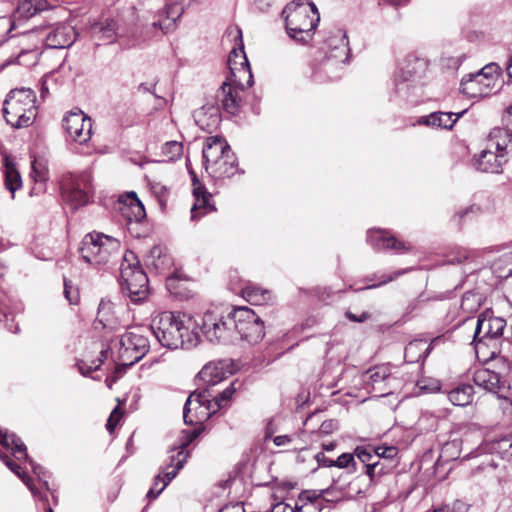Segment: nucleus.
Returning <instances> with one entry per match:
<instances>
[{
    "mask_svg": "<svg viewBox=\"0 0 512 512\" xmlns=\"http://www.w3.org/2000/svg\"><path fill=\"white\" fill-rule=\"evenodd\" d=\"M0 459L3 463L13 472L15 473L23 483L29 488L32 494L37 497L38 492L33 484V481L30 476H28L25 472L21 471V467L15 461H13L6 453L0 451Z\"/></svg>",
    "mask_w": 512,
    "mask_h": 512,
    "instance_id": "36",
    "label": "nucleus"
},
{
    "mask_svg": "<svg viewBox=\"0 0 512 512\" xmlns=\"http://www.w3.org/2000/svg\"><path fill=\"white\" fill-rule=\"evenodd\" d=\"M442 341V337L438 336L431 340L430 344L423 351V355H419L418 358H413L410 355L417 350H421L422 342L414 341L410 342L405 348V358L408 359L409 362H418L421 357L425 358L431 351L434 345Z\"/></svg>",
    "mask_w": 512,
    "mask_h": 512,
    "instance_id": "41",
    "label": "nucleus"
},
{
    "mask_svg": "<svg viewBox=\"0 0 512 512\" xmlns=\"http://www.w3.org/2000/svg\"><path fill=\"white\" fill-rule=\"evenodd\" d=\"M162 154L166 162H175L183 155V145L178 141H168L162 146Z\"/></svg>",
    "mask_w": 512,
    "mask_h": 512,
    "instance_id": "43",
    "label": "nucleus"
},
{
    "mask_svg": "<svg viewBox=\"0 0 512 512\" xmlns=\"http://www.w3.org/2000/svg\"><path fill=\"white\" fill-rule=\"evenodd\" d=\"M150 329L168 349L195 346L199 342L198 323L184 313L162 312L153 318Z\"/></svg>",
    "mask_w": 512,
    "mask_h": 512,
    "instance_id": "1",
    "label": "nucleus"
},
{
    "mask_svg": "<svg viewBox=\"0 0 512 512\" xmlns=\"http://www.w3.org/2000/svg\"><path fill=\"white\" fill-rule=\"evenodd\" d=\"M320 512V505L315 503H303L298 504L295 503V506L292 507L285 503H278V507L276 508V512Z\"/></svg>",
    "mask_w": 512,
    "mask_h": 512,
    "instance_id": "44",
    "label": "nucleus"
},
{
    "mask_svg": "<svg viewBox=\"0 0 512 512\" xmlns=\"http://www.w3.org/2000/svg\"><path fill=\"white\" fill-rule=\"evenodd\" d=\"M110 309L111 303L109 301L101 300L98 307L97 319L103 325L104 328H113L109 318Z\"/></svg>",
    "mask_w": 512,
    "mask_h": 512,
    "instance_id": "48",
    "label": "nucleus"
},
{
    "mask_svg": "<svg viewBox=\"0 0 512 512\" xmlns=\"http://www.w3.org/2000/svg\"><path fill=\"white\" fill-rule=\"evenodd\" d=\"M345 316L352 322L362 323L370 319L371 314L369 312H362L360 315H356L351 311H346Z\"/></svg>",
    "mask_w": 512,
    "mask_h": 512,
    "instance_id": "61",
    "label": "nucleus"
},
{
    "mask_svg": "<svg viewBox=\"0 0 512 512\" xmlns=\"http://www.w3.org/2000/svg\"><path fill=\"white\" fill-rule=\"evenodd\" d=\"M505 327L506 321L503 318L481 314L477 319L471 342L476 353L479 354L491 342L498 341L503 335Z\"/></svg>",
    "mask_w": 512,
    "mask_h": 512,
    "instance_id": "11",
    "label": "nucleus"
},
{
    "mask_svg": "<svg viewBox=\"0 0 512 512\" xmlns=\"http://www.w3.org/2000/svg\"><path fill=\"white\" fill-rule=\"evenodd\" d=\"M152 189L161 202L163 201L164 198H166L168 193L166 186L157 183L152 186Z\"/></svg>",
    "mask_w": 512,
    "mask_h": 512,
    "instance_id": "63",
    "label": "nucleus"
},
{
    "mask_svg": "<svg viewBox=\"0 0 512 512\" xmlns=\"http://www.w3.org/2000/svg\"><path fill=\"white\" fill-rule=\"evenodd\" d=\"M494 89L493 78L481 73L469 74L462 78L460 91L468 98H483L489 96Z\"/></svg>",
    "mask_w": 512,
    "mask_h": 512,
    "instance_id": "17",
    "label": "nucleus"
},
{
    "mask_svg": "<svg viewBox=\"0 0 512 512\" xmlns=\"http://www.w3.org/2000/svg\"><path fill=\"white\" fill-rule=\"evenodd\" d=\"M61 192L63 199L73 209L84 206L90 201L91 185L85 175H66L61 180Z\"/></svg>",
    "mask_w": 512,
    "mask_h": 512,
    "instance_id": "13",
    "label": "nucleus"
},
{
    "mask_svg": "<svg viewBox=\"0 0 512 512\" xmlns=\"http://www.w3.org/2000/svg\"><path fill=\"white\" fill-rule=\"evenodd\" d=\"M334 466L339 469H347L348 473L357 472V463L354 457V453H342L334 460Z\"/></svg>",
    "mask_w": 512,
    "mask_h": 512,
    "instance_id": "45",
    "label": "nucleus"
},
{
    "mask_svg": "<svg viewBox=\"0 0 512 512\" xmlns=\"http://www.w3.org/2000/svg\"><path fill=\"white\" fill-rule=\"evenodd\" d=\"M236 38L239 39V48H233L229 54L228 64L232 77L235 78V84L227 79L222 83L217 91V98L221 102L222 108L229 114L237 115L241 107V93L243 92V86L241 84V78L247 76V85L253 84V75L251 68L244 51V45L242 41V31L240 28L236 29Z\"/></svg>",
    "mask_w": 512,
    "mask_h": 512,
    "instance_id": "2",
    "label": "nucleus"
},
{
    "mask_svg": "<svg viewBox=\"0 0 512 512\" xmlns=\"http://www.w3.org/2000/svg\"><path fill=\"white\" fill-rule=\"evenodd\" d=\"M505 162L504 154L485 149L474 156L472 166L479 172L497 174L502 172V166Z\"/></svg>",
    "mask_w": 512,
    "mask_h": 512,
    "instance_id": "23",
    "label": "nucleus"
},
{
    "mask_svg": "<svg viewBox=\"0 0 512 512\" xmlns=\"http://www.w3.org/2000/svg\"><path fill=\"white\" fill-rule=\"evenodd\" d=\"M0 444L6 449L11 450L17 461L29 462L33 473L37 476L38 480L43 483L45 489L49 490V473L41 465L29 458L26 445L16 434L0 428Z\"/></svg>",
    "mask_w": 512,
    "mask_h": 512,
    "instance_id": "12",
    "label": "nucleus"
},
{
    "mask_svg": "<svg viewBox=\"0 0 512 512\" xmlns=\"http://www.w3.org/2000/svg\"><path fill=\"white\" fill-rule=\"evenodd\" d=\"M338 428V422L334 419L325 420L319 428V433L322 435H329Z\"/></svg>",
    "mask_w": 512,
    "mask_h": 512,
    "instance_id": "58",
    "label": "nucleus"
},
{
    "mask_svg": "<svg viewBox=\"0 0 512 512\" xmlns=\"http://www.w3.org/2000/svg\"><path fill=\"white\" fill-rule=\"evenodd\" d=\"M183 439L181 441L180 447L177 451H183L185 452L186 447L191 444L200 434V431L197 429L194 430H184L183 432Z\"/></svg>",
    "mask_w": 512,
    "mask_h": 512,
    "instance_id": "52",
    "label": "nucleus"
},
{
    "mask_svg": "<svg viewBox=\"0 0 512 512\" xmlns=\"http://www.w3.org/2000/svg\"><path fill=\"white\" fill-rule=\"evenodd\" d=\"M63 128L69 138L79 144L91 139L92 120L83 111H71L63 118Z\"/></svg>",
    "mask_w": 512,
    "mask_h": 512,
    "instance_id": "15",
    "label": "nucleus"
},
{
    "mask_svg": "<svg viewBox=\"0 0 512 512\" xmlns=\"http://www.w3.org/2000/svg\"><path fill=\"white\" fill-rule=\"evenodd\" d=\"M97 26L103 37L109 39L110 41L125 36L124 33L119 31V25L114 18H105L103 21L97 24Z\"/></svg>",
    "mask_w": 512,
    "mask_h": 512,
    "instance_id": "40",
    "label": "nucleus"
},
{
    "mask_svg": "<svg viewBox=\"0 0 512 512\" xmlns=\"http://www.w3.org/2000/svg\"><path fill=\"white\" fill-rule=\"evenodd\" d=\"M201 379L206 381L210 385H214L223 379L222 372L215 365H205L199 372Z\"/></svg>",
    "mask_w": 512,
    "mask_h": 512,
    "instance_id": "46",
    "label": "nucleus"
},
{
    "mask_svg": "<svg viewBox=\"0 0 512 512\" xmlns=\"http://www.w3.org/2000/svg\"><path fill=\"white\" fill-rule=\"evenodd\" d=\"M243 295L247 301L254 305H262L270 299V292L255 285H247L243 288Z\"/></svg>",
    "mask_w": 512,
    "mask_h": 512,
    "instance_id": "38",
    "label": "nucleus"
},
{
    "mask_svg": "<svg viewBox=\"0 0 512 512\" xmlns=\"http://www.w3.org/2000/svg\"><path fill=\"white\" fill-rule=\"evenodd\" d=\"M428 68L426 59L408 54L394 73V93L409 104H417L420 80Z\"/></svg>",
    "mask_w": 512,
    "mask_h": 512,
    "instance_id": "5",
    "label": "nucleus"
},
{
    "mask_svg": "<svg viewBox=\"0 0 512 512\" xmlns=\"http://www.w3.org/2000/svg\"><path fill=\"white\" fill-rule=\"evenodd\" d=\"M115 346H118V360L124 366H132L141 360L149 351L148 338L140 333L139 329L127 331L116 339Z\"/></svg>",
    "mask_w": 512,
    "mask_h": 512,
    "instance_id": "10",
    "label": "nucleus"
},
{
    "mask_svg": "<svg viewBox=\"0 0 512 512\" xmlns=\"http://www.w3.org/2000/svg\"><path fill=\"white\" fill-rule=\"evenodd\" d=\"M405 271H399V272H396L395 274L393 275H382L380 278H379V283L377 284H370V285H367L366 287H363V288H360L359 290H365V289H374V288H377L381 285H384L388 282H391L393 281L395 278H397L398 276L402 275Z\"/></svg>",
    "mask_w": 512,
    "mask_h": 512,
    "instance_id": "57",
    "label": "nucleus"
},
{
    "mask_svg": "<svg viewBox=\"0 0 512 512\" xmlns=\"http://www.w3.org/2000/svg\"><path fill=\"white\" fill-rule=\"evenodd\" d=\"M367 241L375 250H394L396 253H405L412 249L409 242L401 241L390 232L381 229L368 230Z\"/></svg>",
    "mask_w": 512,
    "mask_h": 512,
    "instance_id": "16",
    "label": "nucleus"
},
{
    "mask_svg": "<svg viewBox=\"0 0 512 512\" xmlns=\"http://www.w3.org/2000/svg\"><path fill=\"white\" fill-rule=\"evenodd\" d=\"M452 512H468V505L462 500H456L450 506Z\"/></svg>",
    "mask_w": 512,
    "mask_h": 512,
    "instance_id": "64",
    "label": "nucleus"
},
{
    "mask_svg": "<svg viewBox=\"0 0 512 512\" xmlns=\"http://www.w3.org/2000/svg\"><path fill=\"white\" fill-rule=\"evenodd\" d=\"M327 59L322 63V69L329 71L334 65L345 64L349 59V41L345 31L335 29L325 40Z\"/></svg>",
    "mask_w": 512,
    "mask_h": 512,
    "instance_id": "14",
    "label": "nucleus"
},
{
    "mask_svg": "<svg viewBox=\"0 0 512 512\" xmlns=\"http://www.w3.org/2000/svg\"><path fill=\"white\" fill-rule=\"evenodd\" d=\"M468 258L465 250H459L455 255L448 256L445 262L450 265L461 264Z\"/></svg>",
    "mask_w": 512,
    "mask_h": 512,
    "instance_id": "60",
    "label": "nucleus"
},
{
    "mask_svg": "<svg viewBox=\"0 0 512 512\" xmlns=\"http://www.w3.org/2000/svg\"><path fill=\"white\" fill-rule=\"evenodd\" d=\"M64 296L70 304L78 303L79 293L66 279H64Z\"/></svg>",
    "mask_w": 512,
    "mask_h": 512,
    "instance_id": "53",
    "label": "nucleus"
},
{
    "mask_svg": "<svg viewBox=\"0 0 512 512\" xmlns=\"http://www.w3.org/2000/svg\"><path fill=\"white\" fill-rule=\"evenodd\" d=\"M120 241L100 232L86 234L79 247L82 259L90 265H104L120 252Z\"/></svg>",
    "mask_w": 512,
    "mask_h": 512,
    "instance_id": "6",
    "label": "nucleus"
},
{
    "mask_svg": "<svg viewBox=\"0 0 512 512\" xmlns=\"http://www.w3.org/2000/svg\"><path fill=\"white\" fill-rule=\"evenodd\" d=\"M474 388L470 384H459L447 393L448 400L459 407H466L473 401Z\"/></svg>",
    "mask_w": 512,
    "mask_h": 512,
    "instance_id": "33",
    "label": "nucleus"
},
{
    "mask_svg": "<svg viewBox=\"0 0 512 512\" xmlns=\"http://www.w3.org/2000/svg\"><path fill=\"white\" fill-rule=\"evenodd\" d=\"M483 453H496L502 459L512 460V436L482 443L477 448V455Z\"/></svg>",
    "mask_w": 512,
    "mask_h": 512,
    "instance_id": "28",
    "label": "nucleus"
},
{
    "mask_svg": "<svg viewBox=\"0 0 512 512\" xmlns=\"http://www.w3.org/2000/svg\"><path fill=\"white\" fill-rule=\"evenodd\" d=\"M314 459L317 462V467L331 468L334 466V459H331L325 455L324 452H318L314 455Z\"/></svg>",
    "mask_w": 512,
    "mask_h": 512,
    "instance_id": "59",
    "label": "nucleus"
},
{
    "mask_svg": "<svg viewBox=\"0 0 512 512\" xmlns=\"http://www.w3.org/2000/svg\"><path fill=\"white\" fill-rule=\"evenodd\" d=\"M30 176L39 185V189L43 191L49 179L48 160L44 156L33 157Z\"/></svg>",
    "mask_w": 512,
    "mask_h": 512,
    "instance_id": "34",
    "label": "nucleus"
},
{
    "mask_svg": "<svg viewBox=\"0 0 512 512\" xmlns=\"http://www.w3.org/2000/svg\"><path fill=\"white\" fill-rule=\"evenodd\" d=\"M503 127L494 128L490 134V142L495 146L499 154L507 153L509 148H512V129L503 124Z\"/></svg>",
    "mask_w": 512,
    "mask_h": 512,
    "instance_id": "32",
    "label": "nucleus"
},
{
    "mask_svg": "<svg viewBox=\"0 0 512 512\" xmlns=\"http://www.w3.org/2000/svg\"><path fill=\"white\" fill-rule=\"evenodd\" d=\"M466 110L459 113L453 112H432L429 115L421 116L417 123L419 125L430 126L441 129H452L460 117L465 114Z\"/></svg>",
    "mask_w": 512,
    "mask_h": 512,
    "instance_id": "24",
    "label": "nucleus"
},
{
    "mask_svg": "<svg viewBox=\"0 0 512 512\" xmlns=\"http://www.w3.org/2000/svg\"><path fill=\"white\" fill-rule=\"evenodd\" d=\"M235 391H236V389L234 387V383H231L229 387H227L221 393H219L217 396H215V398H214L215 404L219 408H223V407L227 406Z\"/></svg>",
    "mask_w": 512,
    "mask_h": 512,
    "instance_id": "49",
    "label": "nucleus"
},
{
    "mask_svg": "<svg viewBox=\"0 0 512 512\" xmlns=\"http://www.w3.org/2000/svg\"><path fill=\"white\" fill-rule=\"evenodd\" d=\"M193 194L195 196V203L191 208V218L193 220L199 219L207 212L215 210L210 204L212 195L203 186L193 188Z\"/></svg>",
    "mask_w": 512,
    "mask_h": 512,
    "instance_id": "31",
    "label": "nucleus"
},
{
    "mask_svg": "<svg viewBox=\"0 0 512 512\" xmlns=\"http://www.w3.org/2000/svg\"><path fill=\"white\" fill-rule=\"evenodd\" d=\"M319 497L320 495L317 493L316 490H306L300 493L296 503H315L320 505Z\"/></svg>",
    "mask_w": 512,
    "mask_h": 512,
    "instance_id": "51",
    "label": "nucleus"
},
{
    "mask_svg": "<svg viewBox=\"0 0 512 512\" xmlns=\"http://www.w3.org/2000/svg\"><path fill=\"white\" fill-rule=\"evenodd\" d=\"M185 9L177 2L167 3L163 9L155 15L151 26L158 29L162 34H167L176 28L177 21L182 17Z\"/></svg>",
    "mask_w": 512,
    "mask_h": 512,
    "instance_id": "18",
    "label": "nucleus"
},
{
    "mask_svg": "<svg viewBox=\"0 0 512 512\" xmlns=\"http://www.w3.org/2000/svg\"><path fill=\"white\" fill-rule=\"evenodd\" d=\"M499 70V66L495 63H490L486 66H484L480 71L477 73L483 74V76L493 78V86L495 87L496 81H497V72Z\"/></svg>",
    "mask_w": 512,
    "mask_h": 512,
    "instance_id": "56",
    "label": "nucleus"
},
{
    "mask_svg": "<svg viewBox=\"0 0 512 512\" xmlns=\"http://www.w3.org/2000/svg\"><path fill=\"white\" fill-rule=\"evenodd\" d=\"M4 186L11 193V198L14 199V194L19 190L22 185V177L16 167L15 162L9 156L4 157Z\"/></svg>",
    "mask_w": 512,
    "mask_h": 512,
    "instance_id": "30",
    "label": "nucleus"
},
{
    "mask_svg": "<svg viewBox=\"0 0 512 512\" xmlns=\"http://www.w3.org/2000/svg\"><path fill=\"white\" fill-rule=\"evenodd\" d=\"M121 414L118 413V410L117 408H115L113 410V412L111 413V415L109 416L108 420H107V423H106V428L107 430L112 433L116 427V424L120 418Z\"/></svg>",
    "mask_w": 512,
    "mask_h": 512,
    "instance_id": "62",
    "label": "nucleus"
},
{
    "mask_svg": "<svg viewBox=\"0 0 512 512\" xmlns=\"http://www.w3.org/2000/svg\"><path fill=\"white\" fill-rule=\"evenodd\" d=\"M202 154L205 170L214 180L231 178L240 172L235 153L221 136L208 137Z\"/></svg>",
    "mask_w": 512,
    "mask_h": 512,
    "instance_id": "4",
    "label": "nucleus"
},
{
    "mask_svg": "<svg viewBox=\"0 0 512 512\" xmlns=\"http://www.w3.org/2000/svg\"><path fill=\"white\" fill-rule=\"evenodd\" d=\"M109 349H102L100 351L99 357L91 362V364H87L84 360H78L76 362V366L83 376H89L93 371H97L105 360L108 359Z\"/></svg>",
    "mask_w": 512,
    "mask_h": 512,
    "instance_id": "39",
    "label": "nucleus"
},
{
    "mask_svg": "<svg viewBox=\"0 0 512 512\" xmlns=\"http://www.w3.org/2000/svg\"><path fill=\"white\" fill-rule=\"evenodd\" d=\"M357 457L364 466L367 464H373L374 461H377V455H375L374 447L372 446H357L354 449V457Z\"/></svg>",
    "mask_w": 512,
    "mask_h": 512,
    "instance_id": "47",
    "label": "nucleus"
},
{
    "mask_svg": "<svg viewBox=\"0 0 512 512\" xmlns=\"http://www.w3.org/2000/svg\"><path fill=\"white\" fill-rule=\"evenodd\" d=\"M391 378V370L387 365L374 366L362 375L363 382L371 390L379 393L380 396H386L391 393L388 387V381Z\"/></svg>",
    "mask_w": 512,
    "mask_h": 512,
    "instance_id": "20",
    "label": "nucleus"
},
{
    "mask_svg": "<svg viewBox=\"0 0 512 512\" xmlns=\"http://www.w3.org/2000/svg\"><path fill=\"white\" fill-rule=\"evenodd\" d=\"M493 273L497 278L506 279L512 275V253L500 256L492 265Z\"/></svg>",
    "mask_w": 512,
    "mask_h": 512,
    "instance_id": "37",
    "label": "nucleus"
},
{
    "mask_svg": "<svg viewBox=\"0 0 512 512\" xmlns=\"http://www.w3.org/2000/svg\"><path fill=\"white\" fill-rule=\"evenodd\" d=\"M196 123L205 130L215 128L221 119L220 109L218 105L213 103L204 104L194 114Z\"/></svg>",
    "mask_w": 512,
    "mask_h": 512,
    "instance_id": "27",
    "label": "nucleus"
},
{
    "mask_svg": "<svg viewBox=\"0 0 512 512\" xmlns=\"http://www.w3.org/2000/svg\"><path fill=\"white\" fill-rule=\"evenodd\" d=\"M45 8V0H20L13 12V26L16 23L20 24L29 20L33 16L44 11Z\"/></svg>",
    "mask_w": 512,
    "mask_h": 512,
    "instance_id": "26",
    "label": "nucleus"
},
{
    "mask_svg": "<svg viewBox=\"0 0 512 512\" xmlns=\"http://www.w3.org/2000/svg\"><path fill=\"white\" fill-rule=\"evenodd\" d=\"M207 401H208V399H207L205 391H202V392H196L195 391V392L191 393L188 396V398L186 399V402H185L184 407H183V420H184V423L185 424H190V425H192L194 423V421L189 416V413L191 411L190 405L193 402H196L199 405V407H201Z\"/></svg>",
    "mask_w": 512,
    "mask_h": 512,
    "instance_id": "42",
    "label": "nucleus"
},
{
    "mask_svg": "<svg viewBox=\"0 0 512 512\" xmlns=\"http://www.w3.org/2000/svg\"><path fill=\"white\" fill-rule=\"evenodd\" d=\"M161 480H162V476L160 473L155 477L154 485L148 490V492L146 494V498L149 501L156 499L162 493V491L165 489V487H163V485L160 488H157V486H158L159 482H161Z\"/></svg>",
    "mask_w": 512,
    "mask_h": 512,
    "instance_id": "55",
    "label": "nucleus"
},
{
    "mask_svg": "<svg viewBox=\"0 0 512 512\" xmlns=\"http://www.w3.org/2000/svg\"><path fill=\"white\" fill-rule=\"evenodd\" d=\"M6 99L15 101L21 106H25L26 108L36 111V95L30 88L14 89L9 92Z\"/></svg>",
    "mask_w": 512,
    "mask_h": 512,
    "instance_id": "35",
    "label": "nucleus"
},
{
    "mask_svg": "<svg viewBox=\"0 0 512 512\" xmlns=\"http://www.w3.org/2000/svg\"><path fill=\"white\" fill-rule=\"evenodd\" d=\"M233 310L226 316L217 314L214 311H207L202 322L198 324V332L210 342L233 343L236 341Z\"/></svg>",
    "mask_w": 512,
    "mask_h": 512,
    "instance_id": "7",
    "label": "nucleus"
},
{
    "mask_svg": "<svg viewBox=\"0 0 512 512\" xmlns=\"http://www.w3.org/2000/svg\"><path fill=\"white\" fill-rule=\"evenodd\" d=\"M374 452L377 455L376 460L378 461L380 458L393 459L398 453L397 448L394 446H377L374 447Z\"/></svg>",
    "mask_w": 512,
    "mask_h": 512,
    "instance_id": "50",
    "label": "nucleus"
},
{
    "mask_svg": "<svg viewBox=\"0 0 512 512\" xmlns=\"http://www.w3.org/2000/svg\"><path fill=\"white\" fill-rule=\"evenodd\" d=\"M173 454L169 456L168 462L162 468V472L164 474V478H162L163 487L166 486L176 477L178 472L183 468L189 453H184L183 451H176L173 449L171 451Z\"/></svg>",
    "mask_w": 512,
    "mask_h": 512,
    "instance_id": "29",
    "label": "nucleus"
},
{
    "mask_svg": "<svg viewBox=\"0 0 512 512\" xmlns=\"http://www.w3.org/2000/svg\"><path fill=\"white\" fill-rule=\"evenodd\" d=\"M148 277L140 266L136 254L126 250L120 265V286L122 291H131L132 286H137L140 291L132 292L135 296H148Z\"/></svg>",
    "mask_w": 512,
    "mask_h": 512,
    "instance_id": "8",
    "label": "nucleus"
},
{
    "mask_svg": "<svg viewBox=\"0 0 512 512\" xmlns=\"http://www.w3.org/2000/svg\"><path fill=\"white\" fill-rule=\"evenodd\" d=\"M76 31L68 23L57 24L46 35V45L53 49H64L70 47L76 40Z\"/></svg>",
    "mask_w": 512,
    "mask_h": 512,
    "instance_id": "22",
    "label": "nucleus"
},
{
    "mask_svg": "<svg viewBox=\"0 0 512 512\" xmlns=\"http://www.w3.org/2000/svg\"><path fill=\"white\" fill-rule=\"evenodd\" d=\"M120 204V211L129 223H139L146 217L144 205L135 192H128L123 199L120 200Z\"/></svg>",
    "mask_w": 512,
    "mask_h": 512,
    "instance_id": "25",
    "label": "nucleus"
},
{
    "mask_svg": "<svg viewBox=\"0 0 512 512\" xmlns=\"http://www.w3.org/2000/svg\"><path fill=\"white\" fill-rule=\"evenodd\" d=\"M473 382L480 388L491 393L497 394L498 397L506 398L505 392L508 387L506 381L501 376L487 368H479L473 373Z\"/></svg>",
    "mask_w": 512,
    "mask_h": 512,
    "instance_id": "21",
    "label": "nucleus"
},
{
    "mask_svg": "<svg viewBox=\"0 0 512 512\" xmlns=\"http://www.w3.org/2000/svg\"><path fill=\"white\" fill-rule=\"evenodd\" d=\"M287 35L293 41L307 45L313 39L320 21L317 6L309 0H293L281 13Z\"/></svg>",
    "mask_w": 512,
    "mask_h": 512,
    "instance_id": "3",
    "label": "nucleus"
},
{
    "mask_svg": "<svg viewBox=\"0 0 512 512\" xmlns=\"http://www.w3.org/2000/svg\"><path fill=\"white\" fill-rule=\"evenodd\" d=\"M365 467V474L370 478L371 481L374 480V476L376 474L381 475L384 473V467L380 464V461H374L373 464H367Z\"/></svg>",
    "mask_w": 512,
    "mask_h": 512,
    "instance_id": "54",
    "label": "nucleus"
},
{
    "mask_svg": "<svg viewBox=\"0 0 512 512\" xmlns=\"http://www.w3.org/2000/svg\"><path fill=\"white\" fill-rule=\"evenodd\" d=\"M236 341L244 340L250 344H257L265 336L264 322L250 308L241 306L233 309Z\"/></svg>",
    "mask_w": 512,
    "mask_h": 512,
    "instance_id": "9",
    "label": "nucleus"
},
{
    "mask_svg": "<svg viewBox=\"0 0 512 512\" xmlns=\"http://www.w3.org/2000/svg\"><path fill=\"white\" fill-rule=\"evenodd\" d=\"M3 114L6 122L14 128L28 127L32 124L36 111L17 104L15 101L5 99Z\"/></svg>",
    "mask_w": 512,
    "mask_h": 512,
    "instance_id": "19",
    "label": "nucleus"
}]
</instances>
